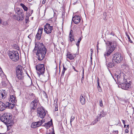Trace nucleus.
Listing matches in <instances>:
<instances>
[{
    "label": "nucleus",
    "mask_w": 134,
    "mask_h": 134,
    "mask_svg": "<svg viewBox=\"0 0 134 134\" xmlns=\"http://www.w3.org/2000/svg\"><path fill=\"white\" fill-rule=\"evenodd\" d=\"M106 44L107 45L106 51L104 53V56L106 59V63L112 60V59L110 55L116 47L117 43L115 41H107Z\"/></svg>",
    "instance_id": "nucleus-1"
},
{
    "label": "nucleus",
    "mask_w": 134,
    "mask_h": 134,
    "mask_svg": "<svg viewBox=\"0 0 134 134\" xmlns=\"http://www.w3.org/2000/svg\"><path fill=\"white\" fill-rule=\"evenodd\" d=\"M33 52L36 53V54H41L43 53L46 54L47 49L42 42H36L35 43V48Z\"/></svg>",
    "instance_id": "nucleus-2"
},
{
    "label": "nucleus",
    "mask_w": 134,
    "mask_h": 134,
    "mask_svg": "<svg viewBox=\"0 0 134 134\" xmlns=\"http://www.w3.org/2000/svg\"><path fill=\"white\" fill-rule=\"evenodd\" d=\"M12 116L11 114L9 113H4L0 118V120L7 125L8 127L13 125V120H12Z\"/></svg>",
    "instance_id": "nucleus-3"
},
{
    "label": "nucleus",
    "mask_w": 134,
    "mask_h": 134,
    "mask_svg": "<svg viewBox=\"0 0 134 134\" xmlns=\"http://www.w3.org/2000/svg\"><path fill=\"white\" fill-rule=\"evenodd\" d=\"M114 77L115 79H116L117 82L119 83H121L124 81H127V77L122 72L120 71L118 73H116ZM113 77L114 78V76Z\"/></svg>",
    "instance_id": "nucleus-4"
},
{
    "label": "nucleus",
    "mask_w": 134,
    "mask_h": 134,
    "mask_svg": "<svg viewBox=\"0 0 134 134\" xmlns=\"http://www.w3.org/2000/svg\"><path fill=\"white\" fill-rule=\"evenodd\" d=\"M24 68L20 65H18L16 68L15 69L16 74L19 79L22 80L24 79Z\"/></svg>",
    "instance_id": "nucleus-5"
},
{
    "label": "nucleus",
    "mask_w": 134,
    "mask_h": 134,
    "mask_svg": "<svg viewBox=\"0 0 134 134\" xmlns=\"http://www.w3.org/2000/svg\"><path fill=\"white\" fill-rule=\"evenodd\" d=\"M8 54L9 58L13 61L16 62L19 60V54L17 51L9 52Z\"/></svg>",
    "instance_id": "nucleus-6"
},
{
    "label": "nucleus",
    "mask_w": 134,
    "mask_h": 134,
    "mask_svg": "<svg viewBox=\"0 0 134 134\" xmlns=\"http://www.w3.org/2000/svg\"><path fill=\"white\" fill-rule=\"evenodd\" d=\"M36 70L37 71V74L40 76V75H43L44 73L45 68L43 64H38L36 66Z\"/></svg>",
    "instance_id": "nucleus-7"
},
{
    "label": "nucleus",
    "mask_w": 134,
    "mask_h": 134,
    "mask_svg": "<svg viewBox=\"0 0 134 134\" xmlns=\"http://www.w3.org/2000/svg\"><path fill=\"white\" fill-rule=\"evenodd\" d=\"M123 59L122 55L119 53H115L113 55L112 60L115 64L120 63Z\"/></svg>",
    "instance_id": "nucleus-8"
},
{
    "label": "nucleus",
    "mask_w": 134,
    "mask_h": 134,
    "mask_svg": "<svg viewBox=\"0 0 134 134\" xmlns=\"http://www.w3.org/2000/svg\"><path fill=\"white\" fill-rule=\"evenodd\" d=\"M13 104L6 102L4 103L0 101V111H2L5 110L6 108L12 109V106Z\"/></svg>",
    "instance_id": "nucleus-9"
},
{
    "label": "nucleus",
    "mask_w": 134,
    "mask_h": 134,
    "mask_svg": "<svg viewBox=\"0 0 134 134\" xmlns=\"http://www.w3.org/2000/svg\"><path fill=\"white\" fill-rule=\"evenodd\" d=\"M37 112L38 116L41 118H44L46 116V114L45 109L42 107H40L37 108Z\"/></svg>",
    "instance_id": "nucleus-10"
},
{
    "label": "nucleus",
    "mask_w": 134,
    "mask_h": 134,
    "mask_svg": "<svg viewBox=\"0 0 134 134\" xmlns=\"http://www.w3.org/2000/svg\"><path fill=\"white\" fill-rule=\"evenodd\" d=\"M38 102V100L37 99H35L31 102L30 105L31 112L32 113L33 112L34 110L37 108Z\"/></svg>",
    "instance_id": "nucleus-11"
},
{
    "label": "nucleus",
    "mask_w": 134,
    "mask_h": 134,
    "mask_svg": "<svg viewBox=\"0 0 134 134\" xmlns=\"http://www.w3.org/2000/svg\"><path fill=\"white\" fill-rule=\"evenodd\" d=\"M53 30V26H50L48 23H46L44 26V31L47 34L51 33Z\"/></svg>",
    "instance_id": "nucleus-12"
},
{
    "label": "nucleus",
    "mask_w": 134,
    "mask_h": 134,
    "mask_svg": "<svg viewBox=\"0 0 134 134\" xmlns=\"http://www.w3.org/2000/svg\"><path fill=\"white\" fill-rule=\"evenodd\" d=\"M122 88L125 90H128L130 88L131 84L127 82V81H124L121 83H119Z\"/></svg>",
    "instance_id": "nucleus-13"
},
{
    "label": "nucleus",
    "mask_w": 134,
    "mask_h": 134,
    "mask_svg": "<svg viewBox=\"0 0 134 134\" xmlns=\"http://www.w3.org/2000/svg\"><path fill=\"white\" fill-rule=\"evenodd\" d=\"M8 92L5 90H0V100L4 99L7 96Z\"/></svg>",
    "instance_id": "nucleus-14"
},
{
    "label": "nucleus",
    "mask_w": 134,
    "mask_h": 134,
    "mask_svg": "<svg viewBox=\"0 0 134 134\" xmlns=\"http://www.w3.org/2000/svg\"><path fill=\"white\" fill-rule=\"evenodd\" d=\"M17 20L20 21H22L24 19V16L22 10H18Z\"/></svg>",
    "instance_id": "nucleus-15"
},
{
    "label": "nucleus",
    "mask_w": 134,
    "mask_h": 134,
    "mask_svg": "<svg viewBox=\"0 0 134 134\" xmlns=\"http://www.w3.org/2000/svg\"><path fill=\"white\" fill-rule=\"evenodd\" d=\"M72 20L75 24H78L80 21L81 19L79 15H75L72 17Z\"/></svg>",
    "instance_id": "nucleus-16"
},
{
    "label": "nucleus",
    "mask_w": 134,
    "mask_h": 134,
    "mask_svg": "<svg viewBox=\"0 0 134 134\" xmlns=\"http://www.w3.org/2000/svg\"><path fill=\"white\" fill-rule=\"evenodd\" d=\"M115 63V62L112 60V61L106 63V65L108 68H112L114 66Z\"/></svg>",
    "instance_id": "nucleus-17"
},
{
    "label": "nucleus",
    "mask_w": 134,
    "mask_h": 134,
    "mask_svg": "<svg viewBox=\"0 0 134 134\" xmlns=\"http://www.w3.org/2000/svg\"><path fill=\"white\" fill-rule=\"evenodd\" d=\"M45 55L43 53L41 54H36V57L38 60L41 61L44 58Z\"/></svg>",
    "instance_id": "nucleus-18"
},
{
    "label": "nucleus",
    "mask_w": 134,
    "mask_h": 134,
    "mask_svg": "<svg viewBox=\"0 0 134 134\" xmlns=\"http://www.w3.org/2000/svg\"><path fill=\"white\" fill-rule=\"evenodd\" d=\"M10 101L12 103H15L17 101L16 100V97L15 95H10Z\"/></svg>",
    "instance_id": "nucleus-19"
},
{
    "label": "nucleus",
    "mask_w": 134,
    "mask_h": 134,
    "mask_svg": "<svg viewBox=\"0 0 134 134\" xmlns=\"http://www.w3.org/2000/svg\"><path fill=\"white\" fill-rule=\"evenodd\" d=\"M40 122H33L31 125V127L33 128H35L37 127L40 126V124H39Z\"/></svg>",
    "instance_id": "nucleus-20"
},
{
    "label": "nucleus",
    "mask_w": 134,
    "mask_h": 134,
    "mask_svg": "<svg viewBox=\"0 0 134 134\" xmlns=\"http://www.w3.org/2000/svg\"><path fill=\"white\" fill-rule=\"evenodd\" d=\"M52 125V120L51 119L50 121H49L47 123H45L44 126L47 129H48Z\"/></svg>",
    "instance_id": "nucleus-21"
},
{
    "label": "nucleus",
    "mask_w": 134,
    "mask_h": 134,
    "mask_svg": "<svg viewBox=\"0 0 134 134\" xmlns=\"http://www.w3.org/2000/svg\"><path fill=\"white\" fill-rule=\"evenodd\" d=\"M80 101L82 105L85 104V98L82 94L81 95L80 97Z\"/></svg>",
    "instance_id": "nucleus-22"
},
{
    "label": "nucleus",
    "mask_w": 134,
    "mask_h": 134,
    "mask_svg": "<svg viewBox=\"0 0 134 134\" xmlns=\"http://www.w3.org/2000/svg\"><path fill=\"white\" fill-rule=\"evenodd\" d=\"M73 31L72 30H71L70 32L69 35V37L70 38V41L72 42V41H74V35L72 34L71 33Z\"/></svg>",
    "instance_id": "nucleus-23"
},
{
    "label": "nucleus",
    "mask_w": 134,
    "mask_h": 134,
    "mask_svg": "<svg viewBox=\"0 0 134 134\" xmlns=\"http://www.w3.org/2000/svg\"><path fill=\"white\" fill-rule=\"evenodd\" d=\"M66 56L67 58H69L71 60L73 59L74 57L73 55L72 54H71L69 52L67 53Z\"/></svg>",
    "instance_id": "nucleus-24"
},
{
    "label": "nucleus",
    "mask_w": 134,
    "mask_h": 134,
    "mask_svg": "<svg viewBox=\"0 0 134 134\" xmlns=\"http://www.w3.org/2000/svg\"><path fill=\"white\" fill-rule=\"evenodd\" d=\"M105 115V114L103 111H102L100 113V114L98 115V117L100 118V119L102 117H104Z\"/></svg>",
    "instance_id": "nucleus-25"
},
{
    "label": "nucleus",
    "mask_w": 134,
    "mask_h": 134,
    "mask_svg": "<svg viewBox=\"0 0 134 134\" xmlns=\"http://www.w3.org/2000/svg\"><path fill=\"white\" fill-rule=\"evenodd\" d=\"M82 37H80L78 40L76 44V45L77 46V48H79V44L80 41L81 40Z\"/></svg>",
    "instance_id": "nucleus-26"
},
{
    "label": "nucleus",
    "mask_w": 134,
    "mask_h": 134,
    "mask_svg": "<svg viewBox=\"0 0 134 134\" xmlns=\"http://www.w3.org/2000/svg\"><path fill=\"white\" fill-rule=\"evenodd\" d=\"M97 88L99 92H100L102 91V89L101 88L100 86L99 85V82L98 80L97 82Z\"/></svg>",
    "instance_id": "nucleus-27"
},
{
    "label": "nucleus",
    "mask_w": 134,
    "mask_h": 134,
    "mask_svg": "<svg viewBox=\"0 0 134 134\" xmlns=\"http://www.w3.org/2000/svg\"><path fill=\"white\" fill-rule=\"evenodd\" d=\"M103 19L104 20L106 21L108 17H107V13L106 12H104L103 13Z\"/></svg>",
    "instance_id": "nucleus-28"
},
{
    "label": "nucleus",
    "mask_w": 134,
    "mask_h": 134,
    "mask_svg": "<svg viewBox=\"0 0 134 134\" xmlns=\"http://www.w3.org/2000/svg\"><path fill=\"white\" fill-rule=\"evenodd\" d=\"M41 34L39 32H38L36 36V38L37 40H40V39Z\"/></svg>",
    "instance_id": "nucleus-29"
},
{
    "label": "nucleus",
    "mask_w": 134,
    "mask_h": 134,
    "mask_svg": "<svg viewBox=\"0 0 134 134\" xmlns=\"http://www.w3.org/2000/svg\"><path fill=\"white\" fill-rule=\"evenodd\" d=\"M100 118L99 117H97V118L95 119L92 122V124L93 125H94L97 122L100 120Z\"/></svg>",
    "instance_id": "nucleus-30"
},
{
    "label": "nucleus",
    "mask_w": 134,
    "mask_h": 134,
    "mask_svg": "<svg viewBox=\"0 0 134 134\" xmlns=\"http://www.w3.org/2000/svg\"><path fill=\"white\" fill-rule=\"evenodd\" d=\"M63 70L62 72V75H61L62 76H63L64 75L65 71V70H66L67 69V68H66L64 66V65H63Z\"/></svg>",
    "instance_id": "nucleus-31"
},
{
    "label": "nucleus",
    "mask_w": 134,
    "mask_h": 134,
    "mask_svg": "<svg viewBox=\"0 0 134 134\" xmlns=\"http://www.w3.org/2000/svg\"><path fill=\"white\" fill-rule=\"evenodd\" d=\"M126 35L127 36V38L129 41L131 43H132V41L131 40L130 37L129 36V35L128 34V33L126 32Z\"/></svg>",
    "instance_id": "nucleus-32"
},
{
    "label": "nucleus",
    "mask_w": 134,
    "mask_h": 134,
    "mask_svg": "<svg viewBox=\"0 0 134 134\" xmlns=\"http://www.w3.org/2000/svg\"><path fill=\"white\" fill-rule=\"evenodd\" d=\"M29 16L27 15L26 16V17L25 18V23H27L29 21Z\"/></svg>",
    "instance_id": "nucleus-33"
},
{
    "label": "nucleus",
    "mask_w": 134,
    "mask_h": 134,
    "mask_svg": "<svg viewBox=\"0 0 134 134\" xmlns=\"http://www.w3.org/2000/svg\"><path fill=\"white\" fill-rule=\"evenodd\" d=\"M99 105L100 107H103V104L102 101L101 99H100L99 100Z\"/></svg>",
    "instance_id": "nucleus-34"
},
{
    "label": "nucleus",
    "mask_w": 134,
    "mask_h": 134,
    "mask_svg": "<svg viewBox=\"0 0 134 134\" xmlns=\"http://www.w3.org/2000/svg\"><path fill=\"white\" fill-rule=\"evenodd\" d=\"M45 134H55L53 128L52 129L51 132L46 133Z\"/></svg>",
    "instance_id": "nucleus-35"
},
{
    "label": "nucleus",
    "mask_w": 134,
    "mask_h": 134,
    "mask_svg": "<svg viewBox=\"0 0 134 134\" xmlns=\"http://www.w3.org/2000/svg\"><path fill=\"white\" fill-rule=\"evenodd\" d=\"M75 119V117L74 116H72L71 117L70 121V125H72L71 122L72 121H73L74 119Z\"/></svg>",
    "instance_id": "nucleus-36"
},
{
    "label": "nucleus",
    "mask_w": 134,
    "mask_h": 134,
    "mask_svg": "<svg viewBox=\"0 0 134 134\" xmlns=\"http://www.w3.org/2000/svg\"><path fill=\"white\" fill-rule=\"evenodd\" d=\"M43 30V28H40L38 30V32H39L41 34H42Z\"/></svg>",
    "instance_id": "nucleus-37"
},
{
    "label": "nucleus",
    "mask_w": 134,
    "mask_h": 134,
    "mask_svg": "<svg viewBox=\"0 0 134 134\" xmlns=\"http://www.w3.org/2000/svg\"><path fill=\"white\" fill-rule=\"evenodd\" d=\"M55 105H56V106H55V109H54L55 111H57L58 110V105H57V104H55Z\"/></svg>",
    "instance_id": "nucleus-38"
},
{
    "label": "nucleus",
    "mask_w": 134,
    "mask_h": 134,
    "mask_svg": "<svg viewBox=\"0 0 134 134\" xmlns=\"http://www.w3.org/2000/svg\"><path fill=\"white\" fill-rule=\"evenodd\" d=\"M3 72L1 69L0 67V76H1L3 74Z\"/></svg>",
    "instance_id": "nucleus-39"
},
{
    "label": "nucleus",
    "mask_w": 134,
    "mask_h": 134,
    "mask_svg": "<svg viewBox=\"0 0 134 134\" xmlns=\"http://www.w3.org/2000/svg\"><path fill=\"white\" fill-rule=\"evenodd\" d=\"M23 8L24 10H25V11H27V10H28V8H27V7L26 6H25Z\"/></svg>",
    "instance_id": "nucleus-40"
},
{
    "label": "nucleus",
    "mask_w": 134,
    "mask_h": 134,
    "mask_svg": "<svg viewBox=\"0 0 134 134\" xmlns=\"http://www.w3.org/2000/svg\"><path fill=\"white\" fill-rule=\"evenodd\" d=\"M37 122H40V123H39V124H40V126L44 122V121H43V120H42L41 121H37Z\"/></svg>",
    "instance_id": "nucleus-41"
},
{
    "label": "nucleus",
    "mask_w": 134,
    "mask_h": 134,
    "mask_svg": "<svg viewBox=\"0 0 134 134\" xmlns=\"http://www.w3.org/2000/svg\"><path fill=\"white\" fill-rule=\"evenodd\" d=\"M72 67L73 69L76 72H78V71H77V70H76L75 69V67L74 66H72Z\"/></svg>",
    "instance_id": "nucleus-42"
},
{
    "label": "nucleus",
    "mask_w": 134,
    "mask_h": 134,
    "mask_svg": "<svg viewBox=\"0 0 134 134\" xmlns=\"http://www.w3.org/2000/svg\"><path fill=\"white\" fill-rule=\"evenodd\" d=\"M82 78L83 79L84 78V69L83 68V71H82Z\"/></svg>",
    "instance_id": "nucleus-43"
},
{
    "label": "nucleus",
    "mask_w": 134,
    "mask_h": 134,
    "mask_svg": "<svg viewBox=\"0 0 134 134\" xmlns=\"http://www.w3.org/2000/svg\"><path fill=\"white\" fill-rule=\"evenodd\" d=\"M20 5L23 8L25 6L24 4L23 3H21L20 4Z\"/></svg>",
    "instance_id": "nucleus-44"
},
{
    "label": "nucleus",
    "mask_w": 134,
    "mask_h": 134,
    "mask_svg": "<svg viewBox=\"0 0 134 134\" xmlns=\"http://www.w3.org/2000/svg\"><path fill=\"white\" fill-rule=\"evenodd\" d=\"M125 133H128L129 132V131L127 129H126L125 130Z\"/></svg>",
    "instance_id": "nucleus-45"
},
{
    "label": "nucleus",
    "mask_w": 134,
    "mask_h": 134,
    "mask_svg": "<svg viewBox=\"0 0 134 134\" xmlns=\"http://www.w3.org/2000/svg\"><path fill=\"white\" fill-rule=\"evenodd\" d=\"M114 133L116 134H118V131H114Z\"/></svg>",
    "instance_id": "nucleus-46"
},
{
    "label": "nucleus",
    "mask_w": 134,
    "mask_h": 134,
    "mask_svg": "<svg viewBox=\"0 0 134 134\" xmlns=\"http://www.w3.org/2000/svg\"><path fill=\"white\" fill-rule=\"evenodd\" d=\"M92 53H91V57H90V59H91V62H92Z\"/></svg>",
    "instance_id": "nucleus-47"
},
{
    "label": "nucleus",
    "mask_w": 134,
    "mask_h": 134,
    "mask_svg": "<svg viewBox=\"0 0 134 134\" xmlns=\"http://www.w3.org/2000/svg\"><path fill=\"white\" fill-rule=\"evenodd\" d=\"M46 1V0H43L42 1V3L43 4H44L45 3V1Z\"/></svg>",
    "instance_id": "nucleus-48"
},
{
    "label": "nucleus",
    "mask_w": 134,
    "mask_h": 134,
    "mask_svg": "<svg viewBox=\"0 0 134 134\" xmlns=\"http://www.w3.org/2000/svg\"><path fill=\"white\" fill-rule=\"evenodd\" d=\"M44 96H45V97L46 98H48L47 97V94L45 92L44 93Z\"/></svg>",
    "instance_id": "nucleus-49"
},
{
    "label": "nucleus",
    "mask_w": 134,
    "mask_h": 134,
    "mask_svg": "<svg viewBox=\"0 0 134 134\" xmlns=\"http://www.w3.org/2000/svg\"><path fill=\"white\" fill-rule=\"evenodd\" d=\"M110 35H113V36H114V33H113V32H111V34H110Z\"/></svg>",
    "instance_id": "nucleus-50"
},
{
    "label": "nucleus",
    "mask_w": 134,
    "mask_h": 134,
    "mask_svg": "<svg viewBox=\"0 0 134 134\" xmlns=\"http://www.w3.org/2000/svg\"><path fill=\"white\" fill-rule=\"evenodd\" d=\"M122 122L124 124H125V121L124 120H122Z\"/></svg>",
    "instance_id": "nucleus-51"
},
{
    "label": "nucleus",
    "mask_w": 134,
    "mask_h": 134,
    "mask_svg": "<svg viewBox=\"0 0 134 134\" xmlns=\"http://www.w3.org/2000/svg\"><path fill=\"white\" fill-rule=\"evenodd\" d=\"M126 128L127 129H128L129 128V125H127L126 127Z\"/></svg>",
    "instance_id": "nucleus-52"
},
{
    "label": "nucleus",
    "mask_w": 134,
    "mask_h": 134,
    "mask_svg": "<svg viewBox=\"0 0 134 134\" xmlns=\"http://www.w3.org/2000/svg\"><path fill=\"white\" fill-rule=\"evenodd\" d=\"M91 53H92L93 52V50L92 49H91Z\"/></svg>",
    "instance_id": "nucleus-53"
},
{
    "label": "nucleus",
    "mask_w": 134,
    "mask_h": 134,
    "mask_svg": "<svg viewBox=\"0 0 134 134\" xmlns=\"http://www.w3.org/2000/svg\"><path fill=\"white\" fill-rule=\"evenodd\" d=\"M98 44H97V49H98Z\"/></svg>",
    "instance_id": "nucleus-54"
},
{
    "label": "nucleus",
    "mask_w": 134,
    "mask_h": 134,
    "mask_svg": "<svg viewBox=\"0 0 134 134\" xmlns=\"http://www.w3.org/2000/svg\"><path fill=\"white\" fill-rule=\"evenodd\" d=\"M83 79L82 78H82L81 79V82H82V80H83Z\"/></svg>",
    "instance_id": "nucleus-55"
},
{
    "label": "nucleus",
    "mask_w": 134,
    "mask_h": 134,
    "mask_svg": "<svg viewBox=\"0 0 134 134\" xmlns=\"http://www.w3.org/2000/svg\"><path fill=\"white\" fill-rule=\"evenodd\" d=\"M124 127L125 128L126 126V125H125V124H124Z\"/></svg>",
    "instance_id": "nucleus-56"
},
{
    "label": "nucleus",
    "mask_w": 134,
    "mask_h": 134,
    "mask_svg": "<svg viewBox=\"0 0 134 134\" xmlns=\"http://www.w3.org/2000/svg\"><path fill=\"white\" fill-rule=\"evenodd\" d=\"M61 44H62V45H63L64 43H63V42H61Z\"/></svg>",
    "instance_id": "nucleus-57"
},
{
    "label": "nucleus",
    "mask_w": 134,
    "mask_h": 134,
    "mask_svg": "<svg viewBox=\"0 0 134 134\" xmlns=\"http://www.w3.org/2000/svg\"><path fill=\"white\" fill-rule=\"evenodd\" d=\"M76 2H74V4H76Z\"/></svg>",
    "instance_id": "nucleus-58"
},
{
    "label": "nucleus",
    "mask_w": 134,
    "mask_h": 134,
    "mask_svg": "<svg viewBox=\"0 0 134 134\" xmlns=\"http://www.w3.org/2000/svg\"><path fill=\"white\" fill-rule=\"evenodd\" d=\"M29 35L28 36V37H29Z\"/></svg>",
    "instance_id": "nucleus-59"
}]
</instances>
